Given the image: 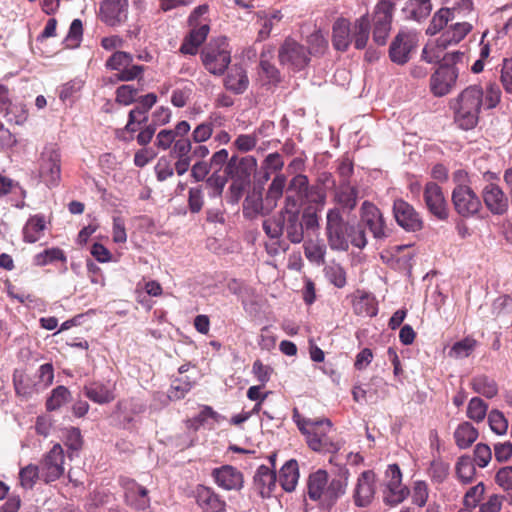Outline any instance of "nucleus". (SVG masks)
Returning a JSON list of instances; mask_svg holds the SVG:
<instances>
[{
	"label": "nucleus",
	"mask_w": 512,
	"mask_h": 512,
	"mask_svg": "<svg viewBox=\"0 0 512 512\" xmlns=\"http://www.w3.org/2000/svg\"><path fill=\"white\" fill-rule=\"evenodd\" d=\"M501 100V90L490 83L484 92L479 85H470L451 102L455 123L463 130H471L479 122L481 109L495 108Z\"/></svg>",
	"instance_id": "f257e3e1"
},
{
	"label": "nucleus",
	"mask_w": 512,
	"mask_h": 512,
	"mask_svg": "<svg viewBox=\"0 0 512 512\" xmlns=\"http://www.w3.org/2000/svg\"><path fill=\"white\" fill-rule=\"evenodd\" d=\"M325 235L330 249L334 251H347L350 244L358 249H364L367 245L362 225L346 221L337 207L327 211Z\"/></svg>",
	"instance_id": "f03ea898"
},
{
	"label": "nucleus",
	"mask_w": 512,
	"mask_h": 512,
	"mask_svg": "<svg viewBox=\"0 0 512 512\" xmlns=\"http://www.w3.org/2000/svg\"><path fill=\"white\" fill-rule=\"evenodd\" d=\"M349 479V471L341 470L340 473L330 478L324 469L312 472L307 479L308 497L326 508H331L342 496L345 495Z\"/></svg>",
	"instance_id": "7ed1b4c3"
},
{
	"label": "nucleus",
	"mask_w": 512,
	"mask_h": 512,
	"mask_svg": "<svg viewBox=\"0 0 512 512\" xmlns=\"http://www.w3.org/2000/svg\"><path fill=\"white\" fill-rule=\"evenodd\" d=\"M370 35V18L364 14L355 20L353 27L346 18H338L332 27V43L336 50L346 51L353 42L356 49H364Z\"/></svg>",
	"instance_id": "20e7f679"
},
{
	"label": "nucleus",
	"mask_w": 512,
	"mask_h": 512,
	"mask_svg": "<svg viewBox=\"0 0 512 512\" xmlns=\"http://www.w3.org/2000/svg\"><path fill=\"white\" fill-rule=\"evenodd\" d=\"M297 427L306 438L308 446L317 452L330 451L333 446L329 433L332 429V423L329 419L320 420L301 418L294 415Z\"/></svg>",
	"instance_id": "39448f33"
},
{
	"label": "nucleus",
	"mask_w": 512,
	"mask_h": 512,
	"mask_svg": "<svg viewBox=\"0 0 512 512\" xmlns=\"http://www.w3.org/2000/svg\"><path fill=\"white\" fill-rule=\"evenodd\" d=\"M201 60L205 69L216 76L222 75L231 62V51L225 37H218L201 51Z\"/></svg>",
	"instance_id": "423d86ee"
},
{
	"label": "nucleus",
	"mask_w": 512,
	"mask_h": 512,
	"mask_svg": "<svg viewBox=\"0 0 512 512\" xmlns=\"http://www.w3.org/2000/svg\"><path fill=\"white\" fill-rule=\"evenodd\" d=\"M281 65L293 71L304 69L310 62L309 53L304 45L287 38L278 51Z\"/></svg>",
	"instance_id": "0eeeda50"
},
{
	"label": "nucleus",
	"mask_w": 512,
	"mask_h": 512,
	"mask_svg": "<svg viewBox=\"0 0 512 512\" xmlns=\"http://www.w3.org/2000/svg\"><path fill=\"white\" fill-rule=\"evenodd\" d=\"M394 4L390 0H379L373 12V39L384 45L388 38L393 18Z\"/></svg>",
	"instance_id": "6e6552de"
},
{
	"label": "nucleus",
	"mask_w": 512,
	"mask_h": 512,
	"mask_svg": "<svg viewBox=\"0 0 512 512\" xmlns=\"http://www.w3.org/2000/svg\"><path fill=\"white\" fill-rule=\"evenodd\" d=\"M39 176L46 185H57L61 177L60 152L56 145L44 147L39 160Z\"/></svg>",
	"instance_id": "1a4fd4ad"
},
{
	"label": "nucleus",
	"mask_w": 512,
	"mask_h": 512,
	"mask_svg": "<svg viewBox=\"0 0 512 512\" xmlns=\"http://www.w3.org/2000/svg\"><path fill=\"white\" fill-rule=\"evenodd\" d=\"M418 42V35L413 30H400L389 49V56L392 62L403 65L410 59L412 51Z\"/></svg>",
	"instance_id": "9d476101"
},
{
	"label": "nucleus",
	"mask_w": 512,
	"mask_h": 512,
	"mask_svg": "<svg viewBox=\"0 0 512 512\" xmlns=\"http://www.w3.org/2000/svg\"><path fill=\"white\" fill-rule=\"evenodd\" d=\"M40 476L46 482H53L64 474V451L60 444H55L47 452L39 465Z\"/></svg>",
	"instance_id": "9b49d317"
},
{
	"label": "nucleus",
	"mask_w": 512,
	"mask_h": 512,
	"mask_svg": "<svg viewBox=\"0 0 512 512\" xmlns=\"http://www.w3.org/2000/svg\"><path fill=\"white\" fill-rule=\"evenodd\" d=\"M452 202L457 213L463 217H470L481 208L480 199L467 185H456L452 192Z\"/></svg>",
	"instance_id": "f8f14e48"
},
{
	"label": "nucleus",
	"mask_w": 512,
	"mask_h": 512,
	"mask_svg": "<svg viewBox=\"0 0 512 512\" xmlns=\"http://www.w3.org/2000/svg\"><path fill=\"white\" fill-rule=\"evenodd\" d=\"M459 71L452 65H441L431 76V91L435 96L448 94L456 85Z\"/></svg>",
	"instance_id": "ddd939ff"
},
{
	"label": "nucleus",
	"mask_w": 512,
	"mask_h": 512,
	"mask_svg": "<svg viewBox=\"0 0 512 512\" xmlns=\"http://www.w3.org/2000/svg\"><path fill=\"white\" fill-rule=\"evenodd\" d=\"M360 218L363 225L370 230L375 239L387 237L383 215L373 203L369 201L362 203Z\"/></svg>",
	"instance_id": "4468645a"
},
{
	"label": "nucleus",
	"mask_w": 512,
	"mask_h": 512,
	"mask_svg": "<svg viewBox=\"0 0 512 512\" xmlns=\"http://www.w3.org/2000/svg\"><path fill=\"white\" fill-rule=\"evenodd\" d=\"M376 476L371 470L363 471L357 478L355 488L353 490L354 503L358 507L368 506L375 495Z\"/></svg>",
	"instance_id": "2eb2a0df"
},
{
	"label": "nucleus",
	"mask_w": 512,
	"mask_h": 512,
	"mask_svg": "<svg viewBox=\"0 0 512 512\" xmlns=\"http://www.w3.org/2000/svg\"><path fill=\"white\" fill-rule=\"evenodd\" d=\"M393 212L396 222L407 231H418L422 228L423 222L412 205L402 199H397L393 204Z\"/></svg>",
	"instance_id": "dca6fc26"
},
{
	"label": "nucleus",
	"mask_w": 512,
	"mask_h": 512,
	"mask_svg": "<svg viewBox=\"0 0 512 512\" xmlns=\"http://www.w3.org/2000/svg\"><path fill=\"white\" fill-rule=\"evenodd\" d=\"M211 475L218 487L226 491H239L244 486L243 474L234 466L223 465L215 468Z\"/></svg>",
	"instance_id": "f3484780"
},
{
	"label": "nucleus",
	"mask_w": 512,
	"mask_h": 512,
	"mask_svg": "<svg viewBox=\"0 0 512 512\" xmlns=\"http://www.w3.org/2000/svg\"><path fill=\"white\" fill-rule=\"evenodd\" d=\"M424 200L429 211L438 219L445 220L448 217L447 203L441 188L433 182L425 186Z\"/></svg>",
	"instance_id": "a211bd4d"
},
{
	"label": "nucleus",
	"mask_w": 512,
	"mask_h": 512,
	"mask_svg": "<svg viewBox=\"0 0 512 512\" xmlns=\"http://www.w3.org/2000/svg\"><path fill=\"white\" fill-rule=\"evenodd\" d=\"M128 14V0H104L100 5L102 21L115 26L126 20Z\"/></svg>",
	"instance_id": "6ab92c4d"
},
{
	"label": "nucleus",
	"mask_w": 512,
	"mask_h": 512,
	"mask_svg": "<svg viewBox=\"0 0 512 512\" xmlns=\"http://www.w3.org/2000/svg\"><path fill=\"white\" fill-rule=\"evenodd\" d=\"M125 489V498L128 505L142 512L149 507L148 491L131 479H121Z\"/></svg>",
	"instance_id": "aec40b11"
},
{
	"label": "nucleus",
	"mask_w": 512,
	"mask_h": 512,
	"mask_svg": "<svg viewBox=\"0 0 512 512\" xmlns=\"http://www.w3.org/2000/svg\"><path fill=\"white\" fill-rule=\"evenodd\" d=\"M85 396L99 405L107 404L115 399L114 388L109 383L93 381L83 387Z\"/></svg>",
	"instance_id": "412c9836"
},
{
	"label": "nucleus",
	"mask_w": 512,
	"mask_h": 512,
	"mask_svg": "<svg viewBox=\"0 0 512 512\" xmlns=\"http://www.w3.org/2000/svg\"><path fill=\"white\" fill-rule=\"evenodd\" d=\"M276 474L270 470L267 466L261 465L258 467L254 479V489L262 498L270 497L276 487Z\"/></svg>",
	"instance_id": "4be33fe9"
},
{
	"label": "nucleus",
	"mask_w": 512,
	"mask_h": 512,
	"mask_svg": "<svg viewBox=\"0 0 512 512\" xmlns=\"http://www.w3.org/2000/svg\"><path fill=\"white\" fill-rule=\"evenodd\" d=\"M483 199L493 214H503L508 209V199L495 184L487 185L483 190Z\"/></svg>",
	"instance_id": "5701e85b"
},
{
	"label": "nucleus",
	"mask_w": 512,
	"mask_h": 512,
	"mask_svg": "<svg viewBox=\"0 0 512 512\" xmlns=\"http://www.w3.org/2000/svg\"><path fill=\"white\" fill-rule=\"evenodd\" d=\"M333 201L342 209L353 210L358 201V189L350 182H339L335 187Z\"/></svg>",
	"instance_id": "b1692460"
},
{
	"label": "nucleus",
	"mask_w": 512,
	"mask_h": 512,
	"mask_svg": "<svg viewBox=\"0 0 512 512\" xmlns=\"http://www.w3.org/2000/svg\"><path fill=\"white\" fill-rule=\"evenodd\" d=\"M284 233L291 243L299 244L303 241V224L298 211H287V214H283Z\"/></svg>",
	"instance_id": "393cba45"
},
{
	"label": "nucleus",
	"mask_w": 512,
	"mask_h": 512,
	"mask_svg": "<svg viewBox=\"0 0 512 512\" xmlns=\"http://www.w3.org/2000/svg\"><path fill=\"white\" fill-rule=\"evenodd\" d=\"M197 502L208 512H224L226 508L225 501L212 488L206 486L197 488Z\"/></svg>",
	"instance_id": "a878e982"
},
{
	"label": "nucleus",
	"mask_w": 512,
	"mask_h": 512,
	"mask_svg": "<svg viewBox=\"0 0 512 512\" xmlns=\"http://www.w3.org/2000/svg\"><path fill=\"white\" fill-rule=\"evenodd\" d=\"M224 85L227 90L235 94L244 93L249 86L246 70L242 66L233 65L227 73Z\"/></svg>",
	"instance_id": "bb28decb"
},
{
	"label": "nucleus",
	"mask_w": 512,
	"mask_h": 512,
	"mask_svg": "<svg viewBox=\"0 0 512 512\" xmlns=\"http://www.w3.org/2000/svg\"><path fill=\"white\" fill-rule=\"evenodd\" d=\"M209 30L210 28L207 24H203L198 28L192 29L185 37L180 47V52L188 55L197 54L198 48L206 40Z\"/></svg>",
	"instance_id": "cd10ccee"
},
{
	"label": "nucleus",
	"mask_w": 512,
	"mask_h": 512,
	"mask_svg": "<svg viewBox=\"0 0 512 512\" xmlns=\"http://www.w3.org/2000/svg\"><path fill=\"white\" fill-rule=\"evenodd\" d=\"M46 228L45 217L40 214L31 216L23 227V240L27 243L38 241Z\"/></svg>",
	"instance_id": "c85d7f7f"
},
{
	"label": "nucleus",
	"mask_w": 512,
	"mask_h": 512,
	"mask_svg": "<svg viewBox=\"0 0 512 512\" xmlns=\"http://www.w3.org/2000/svg\"><path fill=\"white\" fill-rule=\"evenodd\" d=\"M299 480V469L296 460L287 461L279 473V483L286 492L295 490Z\"/></svg>",
	"instance_id": "c756f323"
},
{
	"label": "nucleus",
	"mask_w": 512,
	"mask_h": 512,
	"mask_svg": "<svg viewBox=\"0 0 512 512\" xmlns=\"http://www.w3.org/2000/svg\"><path fill=\"white\" fill-rule=\"evenodd\" d=\"M257 16H258V24H259V30H258V40L259 41L267 39L270 36V33L273 30V27L276 24H278L283 18V15H282L281 11H279V10H273L270 13L259 12L257 14Z\"/></svg>",
	"instance_id": "7c9ffc66"
},
{
	"label": "nucleus",
	"mask_w": 512,
	"mask_h": 512,
	"mask_svg": "<svg viewBox=\"0 0 512 512\" xmlns=\"http://www.w3.org/2000/svg\"><path fill=\"white\" fill-rule=\"evenodd\" d=\"M430 0H409L406 2L403 13L407 19L421 21L431 12Z\"/></svg>",
	"instance_id": "2f4dec72"
},
{
	"label": "nucleus",
	"mask_w": 512,
	"mask_h": 512,
	"mask_svg": "<svg viewBox=\"0 0 512 512\" xmlns=\"http://www.w3.org/2000/svg\"><path fill=\"white\" fill-rule=\"evenodd\" d=\"M0 113L4 115L7 122L16 125H23L28 118V111L25 105L21 103H12L11 97L9 98V104H4L0 108Z\"/></svg>",
	"instance_id": "473e14b6"
},
{
	"label": "nucleus",
	"mask_w": 512,
	"mask_h": 512,
	"mask_svg": "<svg viewBox=\"0 0 512 512\" xmlns=\"http://www.w3.org/2000/svg\"><path fill=\"white\" fill-rule=\"evenodd\" d=\"M478 438V430L469 422H463L458 425L454 432L456 445L460 449L470 447Z\"/></svg>",
	"instance_id": "72a5a7b5"
},
{
	"label": "nucleus",
	"mask_w": 512,
	"mask_h": 512,
	"mask_svg": "<svg viewBox=\"0 0 512 512\" xmlns=\"http://www.w3.org/2000/svg\"><path fill=\"white\" fill-rule=\"evenodd\" d=\"M286 186V177L283 174H279L270 183L266 196V210L272 211L278 203V200L282 197L284 188Z\"/></svg>",
	"instance_id": "f704fd0d"
},
{
	"label": "nucleus",
	"mask_w": 512,
	"mask_h": 512,
	"mask_svg": "<svg viewBox=\"0 0 512 512\" xmlns=\"http://www.w3.org/2000/svg\"><path fill=\"white\" fill-rule=\"evenodd\" d=\"M409 490L401 482H387L384 490V503L389 506H396L402 503L408 496Z\"/></svg>",
	"instance_id": "c9c22d12"
},
{
	"label": "nucleus",
	"mask_w": 512,
	"mask_h": 512,
	"mask_svg": "<svg viewBox=\"0 0 512 512\" xmlns=\"http://www.w3.org/2000/svg\"><path fill=\"white\" fill-rule=\"evenodd\" d=\"M472 30V25L468 22H457L441 35V43H447L449 46L458 44Z\"/></svg>",
	"instance_id": "e433bc0d"
},
{
	"label": "nucleus",
	"mask_w": 512,
	"mask_h": 512,
	"mask_svg": "<svg viewBox=\"0 0 512 512\" xmlns=\"http://www.w3.org/2000/svg\"><path fill=\"white\" fill-rule=\"evenodd\" d=\"M259 75L265 85H276L280 82L279 70L272 64L266 53H262L259 63Z\"/></svg>",
	"instance_id": "4c0bfd02"
},
{
	"label": "nucleus",
	"mask_w": 512,
	"mask_h": 512,
	"mask_svg": "<svg viewBox=\"0 0 512 512\" xmlns=\"http://www.w3.org/2000/svg\"><path fill=\"white\" fill-rule=\"evenodd\" d=\"M146 406L143 402L137 399H129L119 401L117 404V412L119 417L123 418L126 423H131L133 415L141 414L145 411Z\"/></svg>",
	"instance_id": "58836bf2"
},
{
	"label": "nucleus",
	"mask_w": 512,
	"mask_h": 512,
	"mask_svg": "<svg viewBox=\"0 0 512 512\" xmlns=\"http://www.w3.org/2000/svg\"><path fill=\"white\" fill-rule=\"evenodd\" d=\"M243 211L246 216L253 217L258 214H268L266 210V201L262 198L261 193L253 192L248 195L243 204Z\"/></svg>",
	"instance_id": "ea45409f"
},
{
	"label": "nucleus",
	"mask_w": 512,
	"mask_h": 512,
	"mask_svg": "<svg viewBox=\"0 0 512 512\" xmlns=\"http://www.w3.org/2000/svg\"><path fill=\"white\" fill-rule=\"evenodd\" d=\"M237 158L231 157L229 159V153L226 149H221L213 154V156L210 159L209 166L211 169H215V173L218 172L224 164H226L225 167V173L227 175L233 174V168L237 165Z\"/></svg>",
	"instance_id": "a19ab883"
},
{
	"label": "nucleus",
	"mask_w": 512,
	"mask_h": 512,
	"mask_svg": "<svg viewBox=\"0 0 512 512\" xmlns=\"http://www.w3.org/2000/svg\"><path fill=\"white\" fill-rule=\"evenodd\" d=\"M471 385L472 389L476 393L489 399L495 397L498 393V386L496 382L485 375L473 378Z\"/></svg>",
	"instance_id": "79ce46f5"
},
{
	"label": "nucleus",
	"mask_w": 512,
	"mask_h": 512,
	"mask_svg": "<svg viewBox=\"0 0 512 512\" xmlns=\"http://www.w3.org/2000/svg\"><path fill=\"white\" fill-rule=\"evenodd\" d=\"M449 47L447 43H441V36L434 42L428 43L422 52L423 59L428 63L443 62L445 50Z\"/></svg>",
	"instance_id": "37998d69"
},
{
	"label": "nucleus",
	"mask_w": 512,
	"mask_h": 512,
	"mask_svg": "<svg viewBox=\"0 0 512 512\" xmlns=\"http://www.w3.org/2000/svg\"><path fill=\"white\" fill-rule=\"evenodd\" d=\"M455 470L462 483L467 484L474 480L476 469L470 456H461L456 463Z\"/></svg>",
	"instance_id": "c03bdc74"
},
{
	"label": "nucleus",
	"mask_w": 512,
	"mask_h": 512,
	"mask_svg": "<svg viewBox=\"0 0 512 512\" xmlns=\"http://www.w3.org/2000/svg\"><path fill=\"white\" fill-rule=\"evenodd\" d=\"M157 96L154 93L146 94L140 97L139 106L130 111L132 119H139L140 122L145 123L148 120V111L156 103Z\"/></svg>",
	"instance_id": "a18cd8bd"
},
{
	"label": "nucleus",
	"mask_w": 512,
	"mask_h": 512,
	"mask_svg": "<svg viewBox=\"0 0 512 512\" xmlns=\"http://www.w3.org/2000/svg\"><path fill=\"white\" fill-rule=\"evenodd\" d=\"M487 411L488 404L479 397H473L468 403L466 415L470 420L480 423L487 416Z\"/></svg>",
	"instance_id": "49530a36"
},
{
	"label": "nucleus",
	"mask_w": 512,
	"mask_h": 512,
	"mask_svg": "<svg viewBox=\"0 0 512 512\" xmlns=\"http://www.w3.org/2000/svg\"><path fill=\"white\" fill-rule=\"evenodd\" d=\"M71 398V393L65 386H57L51 392L50 397L46 401V408L54 411L66 404Z\"/></svg>",
	"instance_id": "de8ad7c7"
},
{
	"label": "nucleus",
	"mask_w": 512,
	"mask_h": 512,
	"mask_svg": "<svg viewBox=\"0 0 512 512\" xmlns=\"http://www.w3.org/2000/svg\"><path fill=\"white\" fill-rule=\"evenodd\" d=\"M356 314L361 316L373 317L377 314L375 298L367 293L361 295L354 303Z\"/></svg>",
	"instance_id": "09e8293b"
},
{
	"label": "nucleus",
	"mask_w": 512,
	"mask_h": 512,
	"mask_svg": "<svg viewBox=\"0 0 512 512\" xmlns=\"http://www.w3.org/2000/svg\"><path fill=\"white\" fill-rule=\"evenodd\" d=\"M67 258L60 248H50L34 256V264L37 266H46L55 261L66 262Z\"/></svg>",
	"instance_id": "8fccbe9b"
},
{
	"label": "nucleus",
	"mask_w": 512,
	"mask_h": 512,
	"mask_svg": "<svg viewBox=\"0 0 512 512\" xmlns=\"http://www.w3.org/2000/svg\"><path fill=\"white\" fill-rule=\"evenodd\" d=\"M453 12L450 8H441L438 12L434 14L432 20L427 28V33L430 35H434L443 29L452 18Z\"/></svg>",
	"instance_id": "3c124183"
},
{
	"label": "nucleus",
	"mask_w": 512,
	"mask_h": 512,
	"mask_svg": "<svg viewBox=\"0 0 512 512\" xmlns=\"http://www.w3.org/2000/svg\"><path fill=\"white\" fill-rule=\"evenodd\" d=\"M476 345L477 341L475 339L467 337L454 343L449 351V356L456 359L466 358L473 352Z\"/></svg>",
	"instance_id": "603ef678"
},
{
	"label": "nucleus",
	"mask_w": 512,
	"mask_h": 512,
	"mask_svg": "<svg viewBox=\"0 0 512 512\" xmlns=\"http://www.w3.org/2000/svg\"><path fill=\"white\" fill-rule=\"evenodd\" d=\"M326 278L337 288H342L346 285V272L344 268L338 263H331L324 269Z\"/></svg>",
	"instance_id": "864d4df0"
},
{
	"label": "nucleus",
	"mask_w": 512,
	"mask_h": 512,
	"mask_svg": "<svg viewBox=\"0 0 512 512\" xmlns=\"http://www.w3.org/2000/svg\"><path fill=\"white\" fill-rule=\"evenodd\" d=\"M84 82L80 78H75L64 85H62L59 93V98L63 101L73 102L83 88Z\"/></svg>",
	"instance_id": "5fc2aeb1"
},
{
	"label": "nucleus",
	"mask_w": 512,
	"mask_h": 512,
	"mask_svg": "<svg viewBox=\"0 0 512 512\" xmlns=\"http://www.w3.org/2000/svg\"><path fill=\"white\" fill-rule=\"evenodd\" d=\"M133 62V56L132 54L124 51H117L113 53L109 59L106 61V67L117 71H121L125 67H127L129 64Z\"/></svg>",
	"instance_id": "6e6d98bb"
},
{
	"label": "nucleus",
	"mask_w": 512,
	"mask_h": 512,
	"mask_svg": "<svg viewBox=\"0 0 512 512\" xmlns=\"http://www.w3.org/2000/svg\"><path fill=\"white\" fill-rule=\"evenodd\" d=\"M488 423L491 430L498 435H504L508 430V420L505 418L504 414L497 409H493L489 412Z\"/></svg>",
	"instance_id": "4d7b16f0"
},
{
	"label": "nucleus",
	"mask_w": 512,
	"mask_h": 512,
	"mask_svg": "<svg viewBox=\"0 0 512 512\" xmlns=\"http://www.w3.org/2000/svg\"><path fill=\"white\" fill-rule=\"evenodd\" d=\"M263 230L271 239H278L283 235V214L266 219L263 222Z\"/></svg>",
	"instance_id": "13d9d810"
},
{
	"label": "nucleus",
	"mask_w": 512,
	"mask_h": 512,
	"mask_svg": "<svg viewBox=\"0 0 512 512\" xmlns=\"http://www.w3.org/2000/svg\"><path fill=\"white\" fill-rule=\"evenodd\" d=\"M39 477H41L39 466L32 464L22 468L19 473L21 486L25 489H31Z\"/></svg>",
	"instance_id": "bf43d9fd"
},
{
	"label": "nucleus",
	"mask_w": 512,
	"mask_h": 512,
	"mask_svg": "<svg viewBox=\"0 0 512 512\" xmlns=\"http://www.w3.org/2000/svg\"><path fill=\"white\" fill-rule=\"evenodd\" d=\"M192 383L187 379H176L172 382L167 397L170 400H180L191 390Z\"/></svg>",
	"instance_id": "052dcab7"
},
{
	"label": "nucleus",
	"mask_w": 512,
	"mask_h": 512,
	"mask_svg": "<svg viewBox=\"0 0 512 512\" xmlns=\"http://www.w3.org/2000/svg\"><path fill=\"white\" fill-rule=\"evenodd\" d=\"M65 445L70 450L68 455L70 458L81 449L82 437L78 428L71 427L65 431Z\"/></svg>",
	"instance_id": "680f3d73"
},
{
	"label": "nucleus",
	"mask_w": 512,
	"mask_h": 512,
	"mask_svg": "<svg viewBox=\"0 0 512 512\" xmlns=\"http://www.w3.org/2000/svg\"><path fill=\"white\" fill-rule=\"evenodd\" d=\"M145 68L141 65H134L133 62L115 74V81H133L141 79Z\"/></svg>",
	"instance_id": "e2e57ef3"
},
{
	"label": "nucleus",
	"mask_w": 512,
	"mask_h": 512,
	"mask_svg": "<svg viewBox=\"0 0 512 512\" xmlns=\"http://www.w3.org/2000/svg\"><path fill=\"white\" fill-rule=\"evenodd\" d=\"M309 190V181L306 175L297 174L294 176L288 186V193L293 192L297 197L303 198Z\"/></svg>",
	"instance_id": "0e129e2a"
},
{
	"label": "nucleus",
	"mask_w": 512,
	"mask_h": 512,
	"mask_svg": "<svg viewBox=\"0 0 512 512\" xmlns=\"http://www.w3.org/2000/svg\"><path fill=\"white\" fill-rule=\"evenodd\" d=\"M305 256L311 262H314L318 265L324 263L326 247L323 244L319 243H308L305 245Z\"/></svg>",
	"instance_id": "69168bd1"
},
{
	"label": "nucleus",
	"mask_w": 512,
	"mask_h": 512,
	"mask_svg": "<svg viewBox=\"0 0 512 512\" xmlns=\"http://www.w3.org/2000/svg\"><path fill=\"white\" fill-rule=\"evenodd\" d=\"M83 34L82 22L80 19H74L70 25L68 34L65 38V43L67 47L74 48L77 47L81 41Z\"/></svg>",
	"instance_id": "338daca9"
},
{
	"label": "nucleus",
	"mask_w": 512,
	"mask_h": 512,
	"mask_svg": "<svg viewBox=\"0 0 512 512\" xmlns=\"http://www.w3.org/2000/svg\"><path fill=\"white\" fill-rule=\"evenodd\" d=\"M137 94L138 89L133 85H121L116 90V101L119 104L127 106L135 101Z\"/></svg>",
	"instance_id": "774afa93"
}]
</instances>
